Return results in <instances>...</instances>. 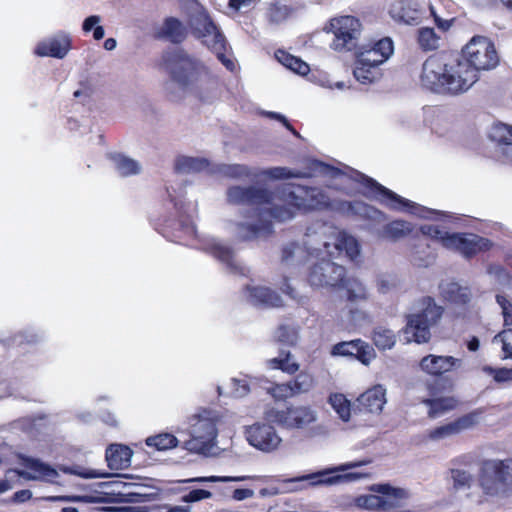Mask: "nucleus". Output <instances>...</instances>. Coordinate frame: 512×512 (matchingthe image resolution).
Instances as JSON below:
<instances>
[{
	"mask_svg": "<svg viewBox=\"0 0 512 512\" xmlns=\"http://www.w3.org/2000/svg\"><path fill=\"white\" fill-rule=\"evenodd\" d=\"M498 63L494 43L488 37L477 35L462 48L456 59L448 60L438 54L429 56L422 67L421 83L433 92L457 95L478 80L479 71L491 70Z\"/></svg>",
	"mask_w": 512,
	"mask_h": 512,
	"instance_id": "obj_1",
	"label": "nucleus"
},
{
	"mask_svg": "<svg viewBox=\"0 0 512 512\" xmlns=\"http://www.w3.org/2000/svg\"><path fill=\"white\" fill-rule=\"evenodd\" d=\"M418 306L417 312L406 315L403 332L408 342L422 344L429 342L431 339L430 329L439 324L445 310L431 296L420 298Z\"/></svg>",
	"mask_w": 512,
	"mask_h": 512,
	"instance_id": "obj_2",
	"label": "nucleus"
},
{
	"mask_svg": "<svg viewBox=\"0 0 512 512\" xmlns=\"http://www.w3.org/2000/svg\"><path fill=\"white\" fill-rule=\"evenodd\" d=\"M283 199L301 212L327 211L333 209L330 196L317 186L287 183L282 188Z\"/></svg>",
	"mask_w": 512,
	"mask_h": 512,
	"instance_id": "obj_3",
	"label": "nucleus"
},
{
	"mask_svg": "<svg viewBox=\"0 0 512 512\" xmlns=\"http://www.w3.org/2000/svg\"><path fill=\"white\" fill-rule=\"evenodd\" d=\"M477 480L486 495L494 496L512 491V458L482 460Z\"/></svg>",
	"mask_w": 512,
	"mask_h": 512,
	"instance_id": "obj_4",
	"label": "nucleus"
},
{
	"mask_svg": "<svg viewBox=\"0 0 512 512\" xmlns=\"http://www.w3.org/2000/svg\"><path fill=\"white\" fill-rule=\"evenodd\" d=\"M162 63L171 79L182 89L193 88L201 80L203 66L182 49L167 51L162 55Z\"/></svg>",
	"mask_w": 512,
	"mask_h": 512,
	"instance_id": "obj_5",
	"label": "nucleus"
},
{
	"mask_svg": "<svg viewBox=\"0 0 512 512\" xmlns=\"http://www.w3.org/2000/svg\"><path fill=\"white\" fill-rule=\"evenodd\" d=\"M428 13L442 31H447L454 21V18L441 17L435 6L420 3L417 0H397L389 9V14L395 21L408 25L420 24Z\"/></svg>",
	"mask_w": 512,
	"mask_h": 512,
	"instance_id": "obj_6",
	"label": "nucleus"
},
{
	"mask_svg": "<svg viewBox=\"0 0 512 512\" xmlns=\"http://www.w3.org/2000/svg\"><path fill=\"white\" fill-rule=\"evenodd\" d=\"M370 490L376 494L362 495L357 498V504L368 510L388 512L400 508L409 498V493L403 488H396L388 483L373 484Z\"/></svg>",
	"mask_w": 512,
	"mask_h": 512,
	"instance_id": "obj_7",
	"label": "nucleus"
},
{
	"mask_svg": "<svg viewBox=\"0 0 512 512\" xmlns=\"http://www.w3.org/2000/svg\"><path fill=\"white\" fill-rule=\"evenodd\" d=\"M259 223H238L237 228L243 241H251L260 237L267 238L274 233L273 224L270 219H262L263 214H267L271 219L279 222L290 220L294 217V212L283 205H273L269 209H258Z\"/></svg>",
	"mask_w": 512,
	"mask_h": 512,
	"instance_id": "obj_8",
	"label": "nucleus"
},
{
	"mask_svg": "<svg viewBox=\"0 0 512 512\" xmlns=\"http://www.w3.org/2000/svg\"><path fill=\"white\" fill-rule=\"evenodd\" d=\"M353 173V180L367 188L379 203L390 210L415 212L418 208L416 203L396 194L366 174L357 170H354Z\"/></svg>",
	"mask_w": 512,
	"mask_h": 512,
	"instance_id": "obj_9",
	"label": "nucleus"
},
{
	"mask_svg": "<svg viewBox=\"0 0 512 512\" xmlns=\"http://www.w3.org/2000/svg\"><path fill=\"white\" fill-rule=\"evenodd\" d=\"M194 34L197 38L202 39L203 44L216 55L217 59L229 71H234V62L225 54L226 39L209 16H205L197 21Z\"/></svg>",
	"mask_w": 512,
	"mask_h": 512,
	"instance_id": "obj_10",
	"label": "nucleus"
},
{
	"mask_svg": "<svg viewBox=\"0 0 512 512\" xmlns=\"http://www.w3.org/2000/svg\"><path fill=\"white\" fill-rule=\"evenodd\" d=\"M340 174H342V171L339 168L318 159L309 160L303 171L287 167H272L263 172V175L274 180L292 178L311 179L317 176H330L335 178Z\"/></svg>",
	"mask_w": 512,
	"mask_h": 512,
	"instance_id": "obj_11",
	"label": "nucleus"
},
{
	"mask_svg": "<svg viewBox=\"0 0 512 512\" xmlns=\"http://www.w3.org/2000/svg\"><path fill=\"white\" fill-rule=\"evenodd\" d=\"M492 247L493 242L490 239L475 233L453 232L444 238V248L457 252L466 259H472Z\"/></svg>",
	"mask_w": 512,
	"mask_h": 512,
	"instance_id": "obj_12",
	"label": "nucleus"
},
{
	"mask_svg": "<svg viewBox=\"0 0 512 512\" xmlns=\"http://www.w3.org/2000/svg\"><path fill=\"white\" fill-rule=\"evenodd\" d=\"M331 27L334 33L332 47L336 51H354L358 48L361 23L354 16H342L333 19Z\"/></svg>",
	"mask_w": 512,
	"mask_h": 512,
	"instance_id": "obj_13",
	"label": "nucleus"
},
{
	"mask_svg": "<svg viewBox=\"0 0 512 512\" xmlns=\"http://www.w3.org/2000/svg\"><path fill=\"white\" fill-rule=\"evenodd\" d=\"M345 274L344 266L323 258L310 267L307 280L311 286L337 289Z\"/></svg>",
	"mask_w": 512,
	"mask_h": 512,
	"instance_id": "obj_14",
	"label": "nucleus"
},
{
	"mask_svg": "<svg viewBox=\"0 0 512 512\" xmlns=\"http://www.w3.org/2000/svg\"><path fill=\"white\" fill-rule=\"evenodd\" d=\"M265 415L268 420L285 428H302L314 421L313 412L305 406L290 405L282 409L270 408Z\"/></svg>",
	"mask_w": 512,
	"mask_h": 512,
	"instance_id": "obj_15",
	"label": "nucleus"
},
{
	"mask_svg": "<svg viewBox=\"0 0 512 512\" xmlns=\"http://www.w3.org/2000/svg\"><path fill=\"white\" fill-rule=\"evenodd\" d=\"M477 459L471 453L461 454L454 457L450 461V468L448 470L449 479L452 483V488L455 491L467 490L472 487L475 482L474 475L471 469L476 465Z\"/></svg>",
	"mask_w": 512,
	"mask_h": 512,
	"instance_id": "obj_16",
	"label": "nucleus"
},
{
	"mask_svg": "<svg viewBox=\"0 0 512 512\" xmlns=\"http://www.w3.org/2000/svg\"><path fill=\"white\" fill-rule=\"evenodd\" d=\"M244 433L251 446L267 453L275 451L282 441L275 428L267 423L257 422L247 426Z\"/></svg>",
	"mask_w": 512,
	"mask_h": 512,
	"instance_id": "obj_17",
	"label": "nucleus"
},
{
	"mask_svg": "<svg viewBox=\"0 0 512 512\" xmlns=\"http://www.w3.org/2000/svg\"><path fill=\"white\" fill-rule=\"evenodd\" d=\"M227 200L236 205H265L273 200V192L267 188L232 186L227 190Z\"/></svg>",
	"mask_w": 512,
	"mask_h": 512,
	"instance_id": "obj_18",
	"label": "nucleus"
},
{
	"mask_svg": "<svg viewBox=\"0 0 512 512\" xmlns=\"http://www.w3.org/2000/svg\"><path fill=\"white\" fill-rule=\"evenodd\" d=\"M480 412L472 411L464 414L454 421L444 425L435 427L428 431V438L430 440H441L450 436L458 435L465 430H469L477 425Z\"/></svg>",
	"mask_w": 512,
	"mask_h": 512,
	"instance_id": "obj_19",
	"label": "nucleus"
},
{
	"mask_svg": "<svg viewBox=\"0 0 512 512\" xmlns=\"http://www.w3.org/2000/svg\"><path fill=\"white\" fill-rule=\"evenodd\" d=\"M331 355L353 357L365 365L375 357L373 348L361 339L343 341L333 345Z\"/></svg>",
	"mask_w": 512,
	"mask_h": 512,
	"instance_id": "obj_20",
	"label": "nucleus"
},
{
	"mask_svg": "<svg viewBox=\"0 0 512 512\" xmlns=\"http://www.w3.org/2000/svg\"><path fill=\"white\" fill-rule=\"evenodd\" d=\"M394 52V44L390 37H383L377 41L361 46L355 53L364 61H371L382 65Z\"/></svg>",
	"mask_w": 512,
	"mask_h": 512,
	"instance_id": "obj_21",
	"label": "nucleus"
},
{
	"mask_svg": "<svg viewBox=\"0 0 512 512\" xmlns=\"http://www.w3.org/2000/svg\"><path fill=\"white\" fill-rule=\"evenodd\" d=\"M385 389L382 385H375L362 393L353 405L354 414L380 413L386 402Z\"/></svg>",
	"mask_w": 512,
	"mask_h": 512,
	"instance_id": "obj_22",
	"label": "nucleus"
},
{
	"mask_svg": "<svg viewBox=\"0 0 512 512\" xmlns=\"http://www.w3.org/2000/svg\"><path fill=\"white\" fill-rule=\"evenodd\" d=\"M72 47V40L66 34H59L37 44L35 54L40 57L63 59Z\"/></svg>",
	"mask_w": 512,
	"mask_h": 512,
	"instance_id": "obj_23",
	"label": "nucleus"
},
{
	"mask_svg": "<svg viewBox=\"0 0 512 512\" xmlns=\"http://www.w3.org/2000/svg\"><path fill=\"white\" fill-rule=\"evenodd\" d=\"M461 360L453 356H438L429 354L424 356L419 363L421 370L429 375L440 377L444 373L459 367Z\"/></svg>",
	"mask_w": 512,
	"mask_h": 512,
	"instance_id": "obj_24",
	"label": "nucleus"
},
{
	"mask_svg": "<svg viewBox=\"0 0 512 512\" xmlns=\"http://www.w3.org/2000/svg\"><path fill=\"white\" fill-rule=\"evenodd\" d=\"M23 466L27 472H19V475L27 480H44L54 483L59 474L51 465L32 457L23 458Z\"/></svg>",
	"mask_w": 512,
	"mask_h": 512,
	"instance_id": "obj_25",
	"label": "nucleus"
},
{
	"mask_svg": "<svg viewBox=\"0 0 512 512\" xmlns=\"http://www.w3.org/2000/svg\"><path fill=\"white\" fill-rule=\"evenodd\" d=\"M201 427L205 431L202 435H192L185 441V449L198 454H207L213 448L217 437V430L213 423L205 421Z\"/></svg>",
	"mask_w": 512,
	"mask_h": 512,
	"instance_id": "obj_26",
	"label": "nucleus"
},
{
	"mask_svg": "<svg viewBox=\"0 0 512 512\" xmlns=\"http://www.w3.org/2000/svg\"><path fill=\"white\" fill-rule=\"evenodd\" d=\"M188 35L185 25L176 17H167L162 27L156 32L155 37L166 39L174 44H181Z\"/></svg>",
	"mask_w": 512,
	"mask_h": 512,
	"instance_id": "obj_27",
	"label": "nucleus"
},
{
	"mask_svg": "<svg viewBox=\"0 0 512 512\" xmlns=\"http://www.w3.org/2000/svg\"><path fill=\"white\" fill-rule=\"evenodd\" d=\"M132 450L123 444H111L106 449L105 457L108 467L112 470H121L130 466Z\"/></svg>",
	"mask_w": 512,
	"mask_h": 512,
	"instance_id": "obj_28",
	"label": "nucleus"
},
{
	"mask_svg": "<svg viewBox=\"0 0 512 512\" xmlns=\"http://www.w3.org/2000/svg\"><path fill=\"white\" fill-rule=\"evenodd\" d=\"M414 230L412 223L396 219L386 223L379 231V236L382 239L397 242L409 236Z\"/></svg>",
	"mask_w": 512,
	"mask_h": 512,
	"instance_id": "obj_29",
	"label": "nucleus"
},
{
	"mask_svg": "<svg viewBox=\"0 0 512 512\" xmlns=\"http://www.w3.org/2000/svg\"><path fill=\"white\" fill-rule=\"evenodd\" d=\"M353 74L358 82L365 85L374 83L382 77V71L379 64H375L371 61H364L358 56H356Z\"/></svg>",
	"mask_w": 512,
	"mask_h": 512,
	"instance_id": "obj_30",
	"label": "nucleus"
},
{
	"mask_svg": "<svg viewBox=\"0 0 512 512\" xmlns=\"http://www.w3.org/2000/svg\"><path fill=\"white\" fill-rule=\"evenodd\" d=\"M337 289L346 291V300L350 304H360L369 299V293L365 285L355 277L344 276V280Z\"/></svg>",
	"mask_w": 512,
	"mask_h": 512,
	"instance_id": "obj_31",
	"label": "nucleus"
},
{
	"mask_svg": "<svg viewBox=\"0 0 512 512\" xmlns=\"http://www.w3.org/2000/svg\"><path fill=\"white\" fill-rule=\"evenodd\" d=\"M246 289L249 292V297L255 304H259L265 307L283 306L282 298L276 291L272 290L271 288L262 286H247Z\"/></svg>",
	"mask_w": 512,
	"mask_h": 512,
	"instance_id": "obj_32",
	"label": "nucleus"
},
{
	"mask_svg": "<svg viewBox=\"0 0 512 512\" xmlns=\"http://www.w3.org/2000/svg\"><path fill=\"white\" fill-rule=\"evenodd\" d=\"M421 402L428 407L427 416L430 419H436L458 405V400L454 397L425 398Z\"/></svg>",
	"mask_w": 512,
	"mask_h": 512,
	"instance_id": "obj_33",
	"label": "nucleus"
},
{
	"mask_svg": "<svg viewBox=\"0 0 512 512\" xmlns=\"http://www.w3.org/2000/svg\"><path fill=\"white\" fill-rule=\"evenodd\" d=\"M275 58L284 67L298 75L305 76L310 72V66L305 61L283 49L275 52Z\"/></svg>",
	"mask_w": 512,
	"mask_h": 512,
	"instance_id": "obj_34",
	"label": "nucleus"
},
{
	"mask_svg": "<svg viewBox=\"0 0 512 512\" xmlns=\"http://www.w3.org/2000/svg\"><path fill=\"white\" fill-rule=\"evenodd\" d=\"M443 298L455 305L466 306L471 299L470 291L467 287H462L456 282L448 283L442 288Z\"/></svg>",
	"mask_w": 512,
	"mask_h": 512,
	"instance_id": "obj_35",
	"label": "nucleus"
},
{
	"mask_svg": "<svg viewBox=\"0 0 512 512\" xmlns=\"http://www.w3.org/2000/svg\"><path fill=\"white\" fill-rule=\"evenodd\" d=\"M335 247L340 252L344 251L351 261H358L360 256V245L355 237L346 233H341L337 238Z\"/></svg>",
	"mask_w": 512,
	"mask_h": 512,
	"instance_id": "obj_36",
	"label": "nucleus"
},
{
	"mask_svg": "<svg viewBox=\"0 0 512 512\" xmlns=\"http://www.w3.org/2000/svg\"><path fill=\"white\" fill-rule=\"evenodd\" d=\"M208 166L209 162L204 158L181 156L175 161V170L180 173L200 172Z\"/></svg>",
	"mask_w": 512,
	"mask_h": 512,
	"instance_id": "obj_37",
	"label": "nucleus"
},
{
	"mask_svg": "<svg viewBox=\"0 0 512 512\" xmlns=\"http://www.w3.org/2000/svg\"><path fill=\"white\" fill-rule=\"evenodd\" d=\"M178 443L179 441L176 436L167 432L149 436L145 440V444L156 451H166L173 449L177 447Z\"/></svg>",
	"mask_w": 512,
	"mask_h": 512,
	"instance_id": "obj_38",
	"label": "nucleus"
},
{
	"mask_svg": "<svg viewBox=\"0 0 512 512\" xmlns=\"http://www.w3.org/2000/svg\"><path fill=\"white\" fill-rule=\"evenodd\" d=\"M270 368L281 370L287 374L293 375L299 370V364L291 360L290 351L281 350L278 357L268 361Z\"/></svg>",
	"mask_w": 512,
	"mask_h": 512,
	"instance_id": "obj_39",
	"label": "nucleus"
},
{
	"mask_svg": "<svg viewBox=\"0 0 512 512\" xmlns=\"http://www.w3.org/2000/svg\"><path fill=\"white\" fill-rule=\"evenodd\" d=\"M208 251L214 258L224 263L231 270L237 269L234 262V252L231 247L221 243H212L209 245Z\"/></svg>",
	"mask_w": 512,
	"mask_h": 512,
	"instance_id": "obj_40",
	"label": "nucleus"
},
{
	"mask_svg": "<svg viewBox=\"0 0 512 512\" xmlns=\"http://www.w3.org/2000/svg\"><path fill=\"white\" fill-rule=\"evenodd\" d=\"M440 37L433 28L422 27L417 32V42L421 50L428 52L439 47Z\"/></svg>",
	"mask_w": 512,
	"mask_h": 512,
	"instance_id": "obj_41",
	"label": "nucleus"
},
{
	"mask_svg": "<svg viewBox=\"0 0 512 512\" xmlns=\"http://www.w3.org/2000/svg\"><path fill=\"white\" fill-rule=\"evenodd\" d=\"M329 401L340 419L344 422H348L350 420L353 407H351V403L346 396L341 393H335L330 396Z\"/></svg>",
	"mask_w": 512,
	"mask_h": 512,
	"instance_id": "obj_42",
	"label": "nucleus"
},
{
	"mask_svg": "<svg viewBox=\"0 0 512 512\" xmlns=\"http://www.w3.org/2000/svg\"><path fill=\"white\" fill-rule=\"evenodd\" d=\"M174 208L177 212V223L179 230L184 234L192 235L195 232V225L189 214L184 211V203L177 201L174 197H171Z\"/></svg>",
	"mask_w": 512,
	"mask_h": 512,
	"instance_id": "obj_43",
	"label": "nucleus"
},
{
	"mask_svg": "<svg viewBox=\"0 0 512 512\" xmlns=\"http://www.w3.org/2000/svg\"><path fill=\"white\" fill-rule=\"evenodd\" d=\"M372 340L379 350H386L391 349L395 345L396 337L392 330L377 327L373 331Z\"/></svg>",
	"mask_w": 512,
	"mask_h": 512,
	"instance_id": "obj_44",
	"label": "nucleus"
},
{
	"mask_svg": "<svg viewBox=\"0 0 512 512\" xmlns=\"http://www.w3.org/2000/svg\"><path fill=\"white\" fill-rule=\"evenodd\" d=\"M112 160L115 163L117 171L123 177L138 174L140 171V166L137 161L122 154L112 156Z\"/></svg>",
	"mask_w": 512,
	"mask_h": 512,
	"instance_id": "obj_45",
	"label": "nucleus"
},
{
	"mask_svg": "<svg viewBox=\"0 0 512 512\" xmlns=\"http://www.w3.org/2000/svg\"><path fill=\"white\" fill-rule=\"evenodd\" d=\"M293 396L308 393L315 384L314 377L307 372H300L296 377L289 381Z\"/></svg>",
	"mask_w": 512,
	"mask_h": 512,
	"instance_id": "obj_46",
	"label": "nucleus"
},
{
	"mask_svg": "<svg viewBox=\"0 0 512 512\" xmlns=\"http://www.w3.org/2000/svg\"><path fill=\"white\" fill-rule=\"evenodd\" d=\"M254 477L252 476H207V477H195L191 479L183 480V483H190V482H199V483H205V482H241L246 480H253Z\"/></svg>",
	"mask_w": 512,
	"mask_h": 512,
	"instance_id": "obj_47",
	"label": "nucleus"
},
{
	"mask_svg": "<svg viewBox=\"0 0 512 512\" xmlns=\"http://www.w3.org/2000/svg\"><path fill=\"white\" fill-rule=\"evenodd\" d=\"M276 341L279 343L293 346L297 342V330L288 325H280L276 331Z\"/></svg>",
	"mask_w": 512,
	"mask_h": 512,
	"instance_id": "obj_48",
	"label": "nucleus"
},
{
	"mask_svg": "<svg viewBox=\"0 0 512 512\" xmlns=\"http://www.w3.org/2000/svg\"><path fill=\"white\" fill-rule=\"evenodd\" d=\"M101 21L100 16L91 15L87 17L82 25V29L85 33L90 32L93 29V38L95 40H101L104 37V28L99 25Z\"/></svg>",
	"mask_w": 512,
	"mask_h": 512,
	"instance_id": "obj_49",
	"label": "nucleus"
},
{
	"mask_svg": "<svg viewBox=\"0 0 512 512\" xmlns=\"http://www.w3.org/2000/svg\"><path fill=\"white\" fill-rule=\"evenodd\" d=\"M482 370L486 374L492 376L494 381L497 383L512 382V368H493L491 366H484Z\"/></svg>",
	"mask_w": 512,
	"mask_h": 512,
	"instance_id": "obj_50",
	"label": "nucleus"
},
{
	"mask_svg": "<svg viewBox=\"0 0 512 512\" xmlns=\"http://www.w3.org/2000/svg\"><path fill=\"white\" fill-rule=\"evenodd\" d=\"M339 478H340L339 476H335V477L328 476V473L323 471V472L307 474V475L297 478L296 480H298V481L307 480V481H310L311 484L316 485V484H331V483L336 482Z\"/></svg>",
	"mask_w": 512,
	"mask_h": 512,
	"instance_id": "obj_51",
	"label": "nucleus"
},
{
	"mask_svg": "<svg viewBox=\"0 0 512 512\" xmlns=\"http://www.w3.org/2000/svg\"><path fill=\"white\" fill-rule=\"evenodd\" d=\"M495 299L502 309L505 326H512V302L504 294H497Z\"/></svg>",
	"mask_w": 512,
	"mask_h": 512,
	"instance_id": "obj_52",
	"label": "nucleus"
},
{
	"mask_svg": "<svg viewBox=\"0 0 512 512\" xmlns=\"http://www.w3.org/2000/svg\"><path fill=\"white\" fill-rule=\"evenodd\" d=\"M420 232L422 235L430 237L433 240H437L441 243V245L444 247V238L448 235H451L449 232H443L438 226L436 225H422L420 227Z\"/></svg>",
	"mask_w": 512,
	"mask_h": 512,
	"instance_id": "obj_53",
	"label": "nucleus"
},
{
	"mask_svg": "<svg viewBox=\"0 0 512 512\" xmlns=\"http://www.w3.org/2000/svg\"><path fill=\"white\" fill-rule=\"evenodd\" d=\"M500 338L502 342V351L504 353V359H512V328L505 329L500 332L495 339Z\"/></svg>",
	"mask_w": 512,
	"mask_h": 512,
	"instance_id": "obj_54",
	"label": "nucleus"
},
{
	"mask_svg": "<svg viewBox=\"0 0 512 512\" xmlns=\"http://www.w3.org/2000/svg\"><path fill=\"white\" fill-rule=\"evenodd\" d=\"M212 497V493L205 489H193L189 493L182 496V501L185 503L198 502Z\"/></svg>",
	"mask_w": 512,
	"mask_h": 512,
	"instance_id": "obj_55",
	"label": "nucleus"
},
{
	"mask_svg": "<svg viewBox=\"0 0 512 512\" xmlns=\"http://www.w3.org/2000/svg\"><path fill=\"white\" fill-rule=\"evenodd\" d=\"M270 16L274 21H280L285 19L291 12V8L286 5H281L278 3L272 4L270 9Z\"/></svg>",
	"mask_w": 512,
	"mask_h": 512,
	"instance_id": "obj_56",
	"label": "nucleus"
},
{
	"mask_svg": "<svg viewBox=\"0 0 512 512\" xmlns=\"http://www.w3.org/2000/svg\"><path fill=\"white\" fill-rule=\"evenodd\" d=\"M342 207L347 209L348 211H351V212H355L356 209H364L365 211H368V210H372L375 214H378L380 215L381 217H385V214L378 210V209H375L371 206H368L367 204L363 203V202H350V201H344L342 202Z\"/></svg>",
	"mask_w": 512,
	"mask_h": 512,
	"instance_id": "obj_57",
	"label": "nucleus"
},
{
	"mask_svg": "<svg viewBox=\"0 0 512 512\" xmlns=\"http://www.w3.org/2000/svg\"><path fill=\"white\" fill-rule=\"evenodd\" d=\"M272 391H273V396L275 398L284 399V398H288V397H292L293 396L290 382L276 384L273 387Z\"/></svg>",
	"mask_w": 512,
	"mask_h": 512,
	"instance_id": "obj_58",
	"label": "nucleus"
},
{
	"mask_svg": "<svg viewBox=\"0 0 512 512\" xmlns=\"http://www.w3.org/2000/svg\"><path fill=\"white\" fill-rule=\"evenodd\" d=\"M301 250V246L297 242H291L282 248L281 260L288 262L293 258L297 251Z\"/></svg>",
	"mask_w": 512,
	"mask_h": 512,
	"instance_id": "obj_59",
	"label": "nucleus"
},
{
	"mask_svg": "<svg viewBox=\"0 0 512 512\" xmlns=\"http://www.w3.org/2000/svg\"><path fill=\"white\" fill-rule=\"evenodd\" d=\"M281 291L290 298L297 300L299 304H304L306 302V299L304 297H297L295 289L289 284L287 278H284V282L281 286Z\"/></svg>",
	"mask_w": 512,
	"mask_h": 512,
	"instance_id": "obj_60",
	"label": "nucleus"
},
{
	"mask_svg": "<svg viewBox=\"0 0 512 512\" xmlns=\"http://www.w3.org/2000/svg\"><path fill=\"white\" fill-rule=\"evenodd\" d=\"M254 494L253 490L248 488H237L233 491L232 497L237 501H242L252 497Z\"/></svg>",
	"mask_w": 512,
	"mask_h": 512,
	"instance_id": "obj_61",
	"label": "nucleus"
},
{
	"mask_svg": "<svg viewBox=\"0 0 512 512\" xmlns=\"http://www.w3.org/2000/svg\"><path fill=\"white\" fill-rule=\"evenodd\" d=\"M371 462H372L371 459H362V460H358V461H352V462H348V463L342 464L341 466H339L337 468V470L338 471H346V470H349V469H352V468L368 465Z\"/></svg>",
	"mask_w": 512,
	"mask_h": 512,
	"instance_id": "obj_62",
	"label": "nucleus"
},
{
	"mask_svg": "<svg viewBox=\"0 0 512 512\" xmlns=\"http://www.w3.org/2000/svg\"><path fill=\"white\" fill-rule=\"evenodd\" d=\"M32 497V493L28 489H23L15 492L13 499L16 502H25Z\"/></svg>",
	"mask_w": 512,
	"mask_h": 512,
	"instance_id": "obj_63",
	"label": "nucleus"
},
{
	"mask_svg": "<svg viewBox=\"0 0 512 512\" xmlns=\"http://www.w3.org/2000/svg\"><path fill=\"white\" fill-rule=\"evenodd\" d=\"M122 512H150L147 507L144 506H128L123 507Z\"/></svg>",
	"mask_w": 512,
	"mask_h": 512,
	"instance_id": "obj_64",
	"label": "nucleus"
}]
</instances>
